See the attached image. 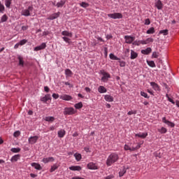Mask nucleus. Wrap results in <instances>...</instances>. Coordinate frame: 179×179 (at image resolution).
I'll list each match as a JSON object with an SVG mask.
<instances>
[{
  "mask_svg": "<svg viewBox=\"0 0 179 179\" xmlns=\"http://www.w3.org/2000/svg\"><path fill=\"white\" fill-rule=\"evenodd\" d=\"M118 159H120L118 154L115 152L111 153L106 159V165L108 167H110V166H113L114 163L118 162Z\"/></svg>",
  "mask_w": 179,
  "mask_h": 179,
  "instance_id": "obj_1",
  "label": "nucleus"
},
{
  "mask_svg": "<svg viewBox=\"0 0 179 179\" xmlns=\"http://www.w3.org/2000/svg\"><path fill=\"white\" fill-rule=\"evenodd\" d=\"M99 74L102 75V78H101V82H103V83H107L108 82V80L111 78V76L110 73H107L104 70H101L99 71Z\"/></svg>",
  "mask_w": 179,
  "mask_h": 179,
  "instance_id": "obj_2",
  "label": "nucleus"
},
{
  "mask_svg": "<svg viewBox=\"0 0 179 179\" xmlns=\"http://www.w3.org/2000/svg\"><path fill=\"white\" fill-rule=\"evenodd\" d=\"M33 9H34V8L33 7V6H29L27 8L24 9L21 11V15L22 16H30L31 15V12H33Z\"/></svg>",
  "mask_w": 179,
  "mask_h": 179,
  "instance_id": "obj_3",
  "label": "nucleus"
},
{
  "mask_svg": "<svg viewBox=\"0 0 179 179\" xmlns=\"http://www.w3.org/2000/svg\"><path fill=\"white\" fill-rule=\"evenodd\" d=\"M64 114V115H73V114H76V110L72 107L65 108Z\"/></svg>",
  "mask_w": 179,
  "mask_h": 179,
  "instance_id": "obj_4",
  "label": "nucleus"
},
{
  "mask_svg": "<svg viewBox=\"0 0 179 179\" xmlns=\"http://www.w3.org/2000/svg\"><path fill=\"white\" fill-rule=\"evenodd\" d=\"M108 16L110 17V19H122V14L120 13L108 14Z\"/></svg>",
  "mask_w": 179,
  "mask_h": 179,
  "instance_id": "obj_5",
  "label": "nucleus"
},
{
  "mask_svg": "<svg viewBox=\"0 0 179 179\" xmlns=\"http://www.w3.org/2000/svg\"><path fill=\"white\" fill-rule=\"evenodd\" d=\"M38 136H31L28 138V142L29 145H34V143H37V141H38Z\"/></svg>",
  "mask_w": 179,
  "mask_h": 179,
  "instance_id": "obj_6",
  "label": "nucleus"
},
{
  "mask_svg": "<svg viewBox=\"0 0 179 179\" xmlns=\"http://www.w3.org/2000/svg\"><path fill=\"white\" fill-rule=\"evenodd\" d=\"M124 40H125L126 44H132V43H134V41H135V36H125Z\"/></svg>",
  "mask_w": 179,
  "mask_h": 179,
  "instance_id": "obj_7",
  "label": "nucleus"
},
{
  "mask_svg": "<svg viewBox=\"0 0 179 179\" xmlns=\"http://www.w3.org/2000/svg\"><path fill=\"white\" fill-rule=\"evenodd\" d=\"M87 167L89 170H99V166L94 162L88 163Z\"/></svg>",
  "mask_w": 179,
  "mask_h": 179,
  "instance_id": "obj_8",
  "label": "nucleus"
},
{
  "mask_svg": "<svg viewBox=\"0 0 179 179\" xmlns=\"http://www.w3.org/2000/svg\"><path fill=\"white\" fill-rule=\"evenodd\" d=\"M162 122H164V124H166V125H168V127H171V128H174V127H176V124H174L173 122L167 120L166 117H162Z\"/></svg>",
  "mask_w": 179,
  "mask_h": 179,
  "instance_id": "obj_9",
  "label": "nucleus"
},
{
  "mask_svg": "<svg viewBox=\"0 0 179 179\" xmlns=\"http://www.w3.org/2000/svg\"><path fill=\"white\" fill-rule=\"evenodd\" d=\"M155 6L158 10H162L163 9V3L161 0H155Z\"/></svg>",
  "mask_w": 179,
  "mask_h": 179,
  "instance_id": "obj_10",
  "label": "nucleus"
},
{
  "mask_svg": "<svg viewBox=\"0 0 179 179\" xmlns=\"http://www.w3.org/2000/svg\"><path fill=\"white\" fill-rule=\"evenodd\" d=\"M40 100L42 103H47L48 100H51V94H47L44 96H41Z\"/></svg>",
  "mask_w": 179,
  "mask_h": 179,
  "instance_id": "obj_11",
  "label": "nucleus"
},
{
  "mask_svg": "<svg viewBox=\"0 0 179 179\" xmlns=\"http://www.w3.org/2000/svg\"><path fill=\"white\" fill-rule=\"evenodd\" d=\"M153 41L154 40L152 38H148L146 40L138 41V43L143 45H145L146 44H149L150 43H153Z\"/></svg>",
  "mask_w": 179,
  "mask_h": 179,
  "instance_id": "obj_12",
  "label": "nucleus"
},
{
  "mask_svg": "<svg viewBox=\"0 0 179 179\" xmlns=\"http://www.w3.org/2000/svg\"><path fill=\"white\" fill-rule=\"evenodd\" d=\"M59 98L61 100H64L65 101H71L72 100V96L68 94L60 95Z\"/></svg>",
  "mask_w": 179,
  "mask_h": 179,
  "instance_id": "obj_13",
  "label": "nucleus"
},
{
  "mask_svg": "<svg viewBox=\"0 0 179 179\" xmlns=\"http://www.w3.org/2000/svg\"><path fill=\"white\" fill-rule=\"evenodd\" d=\"M60 15H61L60 12L53 13L49 17H48V20H54L55 19H58V17H59Z\"/></svg>",
  "mask_w": 179,
  "mask_h": 179,
  "instance_id": "obj_14",
  "label": "nucleus"
},
{
  "mask_svg": "<svg viewBox=\"0 0 179 179\" xmlns=\"http://www.w3.org/2000/svg\"><path fill=\"white\" fill-rule=\"evenodd\" d=\"M47 47L45 43H42L39 46L34 48V51H41V50H44Z\"/></svg>",
  "mask_w": 179,
  "mask_h": 179,
  "instance_id": "obj_15",
  "label": "nucleus"
},
{
  "mask_svg": "<svg viewBox=\"0 0 179 179\" xmlns=\"http://www.w3.org/2000/svg\"><path fill=\"white\" fill-rule=\"evenodd\" d=\"M54 160H55L54 157H50L43 158L42 159V162L44 163L45 164H47V163L52 162H54Z\"/></svg>",
  "mask_w": 179,
  "mask_h": 179,
  "instance_id": "obj_16",
  "label": "nucleus"
},
{
  "mask_svg": "<svg viewBox=\"0 0 179 179\" xmlns=\"http://www.w3.org/2000/svg\"><path fill=\"white\" fill-rule=\"evenodd\" d=\"M150 86L154 89V90H156L157 92H160V87H159V85H157L155 82L150 83Z\"/></svg>",
  "mask_w": 179,
  "mask_h": 179,
  "instance_id": "obj_17",
  "label": "nucleus"
},
{
  "mask_svg": "<svg viewBox=\"0 0 179 179\" xmlns=\"http://www.w3.org/2000/svg\"><path fill=\"white\" fill-rule=\"evenodd\" d=\"M135 136L136 137L137 136L138 138H141V139H145V138L148 136V132H144V133L140 132L138 134H136Z\"/></svg>",
  "mask_w": 179,
  "mask_h": 179,
  "instance_id": "obj_18",
  "label": "nucleus"
},
{
  "mask_svg": "<svg viewBox=\"0 0 179 179\" xmlns=\"http://www.w3.org/2000/svg\"><path fill=\"white\" fill-rule=\"evenodd\" d=\"M69 170L71 171H80L82 170V167L80 166H71L69 167Z\"/></svg>",
  "mask_w": 179,
  "mask_h": 179,
  "instance_id": "obj_19",
  "label": "nucleus"
},
{
  "mask_svg": "<svg viewBox=\"0 0 179 179\" xmlns=\"http://www.w3.org/2000/svg\"><path fill=\"white\" fill-rule=\"evenodd\" d=\"M99 93L103 94L107 93V88L103 85H100L97 89Z\"/></svg>",
  "mask_w": 179,
  "mask_h": 179,
  "instance_id": "obj_20",
  "label": "nucleus"
},
{
  "mask_svg": "<svg viewBox=\"0 0 179 179\" xmlns=\"http://www.w3.org/2000/svg\"><path fill=\"white\" fill-rule=\"evenodd\" d=\"M104 99L106 100V101H108V103L114 101V97L108 94L104 95Z\"/></svg>",
  "mask_w": 179,
  "mask_h": 179,
  "instance_id": "obj_21",
  "label": "nucleus"
},
{
  "mask_svg": "<svg viewBox=\"0 0 179 179\" xmlns=\"http://www.w3.org/2000/svg\"><path fill=\"white\" fill-rule=\"evenodd\" d=\"M31 166L34 167L36 170H42L43 168L41 167V165L38 163L33 162L31 164Z\"/></svg>",
  "mask_w": 179,
  "mask_h": 179,
  "instance_id": "obj_22",
  "label": "nucleus"
},
{
  "mask_svg": "<svg viewBox=\"0 0 179 179\" xmlns=\"http://www.w3.org/2000/svg\"><path fill=\"white\" fill-rule=\"evenodd\" d=\"M152 52V48H147L145 50H141V54H143L144 55H149Z\"/></svg>",
  "mask_w": 179,
  "mask_h": 179,
  "instance_id": "obj_23",
  "label": "nucleus"
},
{
  "mask_svg": "<svg viewBox=\"0 0 179 179\" xmlns=\"http://www.w3.org/2000/svg\"><path fill=\"white\" fill-rule=\"evenodd\" d=\"M127 169L125 166H122L119 172V177H123L124 174L127 173Z\"/></svg>",
  "mask_w": 179,
  "mask_h": 179,
  "instance_id": "obj_24",
  "label": "nucleus"
},
{
  "mask_svg": "<svg viewBox=\"0 0 179 179\" xmlns=\"http://www.w3.org/2000/svg\"><path fill=\"white\" fill-rule=\"evenodd\" d=\"M138 58V53L135 52L133 50H131V55H130V59H136Z\"/></svg>",
  "mask_w": 179,
  "mask_h": 179,
  "instance_id": "obj_25",
  "label": "nucleus"
},
{
  "mask_svg": "<svg viewBox=\"0 0 179 179\" xmlns=\"http://www.w3.org/2000/svg\"><path fill=\"white\" fill-rule=\"evenodd\" d=\"M10 160L12 162H17V160H20V155L17 154V155L13 156Z\"/></svg>",
  "mask_w": 179,
  "mask_h": 179,
  "instance_id": "obj_26",
  "label": "nucleus"
},
{
  "mask_svg": "<svg viewBox=\"0 0 179 179\" xmlns=\"http://www.w3.org/2000/svg\"><path fill=\"white\" fill-rule=\"evenodd\" d=\"M65 3H66V0H61L57 3L56 6L57 8H62Z\"/></svg>",
  "mask_w": 179,
  "mask_h": 179,
  "instance_id": "obj_27",
  "label": "nucleus"
},
{
  "mask_svg": "<svg viewBox=\"0 0 179 179\" xmlns=\"http://www.w3.org/2000/svg\"><path fill=\"white\" fill-rule=\"evenodd\" d=\"M66 134V132L64 129L59 130L57 132V135H58L59 138H64Z\"/></svg>",
  "mask_w": 179,
  "mask_h": 179,
  "instance_id": "obj_28",
  "label": "nucleus"
},
{
  "mask_svg": "<svg viewBox=\"0 0 179 179\" xmlns=\"http://www.w3.org/2000/svg\"><path fill=\"white\" fill-rule=\"evenodd\" d=\"M45 121H47V122H54V121H55V117L52 116H47L45 117Z\"/></svg>",
  "mask_w": 179,
  "mask_h": 179,
  "instance_id": "obj_29",
  "label": "nucleus"
},
{
  "mask_svg": "<svg viewBox=\"0 0 179 179\" xmlns=\"http://www.w3.org/2000/svg\"><path fill=\"white\" fill-rule=\"evenodd\" d=\"M62 36H64L66 37H72L73 34L72 32H69L68 31H63L62 32Z\"/></svg>",
  "mask_w": 179,
  "mask_h": 179,
  "instance_id": "obj_30",
  "label": "nucleus"
},
{
  "mask_svg": "<svg viewBox=\"0 0 179 179\" xmlns=\"http://www.w3.org/2000/svg\"><path fill=\"white\" fill-rule=\"evenodd\" d=\"M59 167V166L58 164H53V165L51 166L50 169V173H54V171H55V170L58 169Z\"/></svg>",
  "mask_w": 179,
  "mask_h": 179,
  "instance_id": "obj_31",
  "label": "nucleus"
},
{
  "mask_svg": "<svg viewBox=\"0 0 179 179\" xmlns=\"http://www.w3.org/2000/svg\"><path fill=\"white\" fill-rule=\"evenodd\" d=\"M65 75H66V76L71 78V76H72V75H73V73H72V71H71V69H67L65 70Z\"/></svg>",
  "mask_w": 179,
  "mask_h": 179,
  "instance_id": "obj_32",
  "label": "nucleus"
},
{
  "mask_svg": "<svg viewBox=\"0 0 179 179\" xmlns=\"http://www.w3.org/2000/svg\"><path fill=\"white\" fill-rule=\"evenodd\" d=\"M109 58H110V59H113L114 61H120V57L115 56V55L114 54H113V53H110V54L109 55Z\"/></svg>",
  "mask_w": 179,
  "mask_h": 179,
  "instance_id": "obj_33",
  "label": "nucleus"
},
{
  "mask_svg": "<svg viewBox=\"0 0 179 179\" xmlns=\"http://www.w3.org/2000/svg\"><path fill=\"white\" fill-rule=\"evenodd\" d=\"M74 157L77 162H80V160L82 159V155L76 152V154H74Z\"/></svg>",
  "mask_w": 179,
  "mask_h": 179,
  "instance_id": "obj_34",
  "label": "nucleus"
},
{
  "mask_svg": "<svg viewBox=\"0 0 179 179\" xmlns=\"http://www.w3.org/2000/svg\"><path fill=\"white\" fill-rule=\"evenodd\" d=\"M19 65L23 66L24 65V61H23V57L20 55L18 56Z\"/></svg>",
  "mask_w": 179,
  "mask_h": 179,
  "instance_id": "obj_35",
  "label": "nucleus"
},
{
  "mask_svg": "<svg viewBox=\"0 0 179 179\" xmlns=\"http://www.w3.org/2000/svg\"><path fill=\"white\" fill-rule=\"evenodd\" d=\"M8 20V15L6 14H4L0 20V23H5Z\"/></svg>",
  "mask_w": 179,
  "mask_h": 179,
  "instance_id": "obj_36",
  "label": "nucleus"
},
{
  "mask_svg": "<svg viewBox=\"0 0 179 179\" xmlns=\"http://www.w3.org/2000/svg\"><path fill=\"white\" fill-rule=\"evenodd\" d=\"M75 108H76V110H80V108H82V107H83V103L82 102H79L78 103H76L74 105Z\"/></svg>",
  "mask_w": 179,
  "mask_h": 179,
  "instance_id": "obj_37",
  "label": "nucleus"
},
{
  "mask_svg": "<svg viewBox=\"0 0 179 179\" xmlns=\"http://www.w3.org/2000/svg\"><path fill=\"white\" fill-rule=\"evenodd\" d=\"M124 150H130V152H134L135 151V148H134V147H130L129 145L125 144Z\"/></svg>",
  "mask_w": 179,
  "mask_h": 179,
  "instance_id": "obj_38",
  "label": "nucleus"
},
{
  "mask_svg": "<svg viewBox=\"0 0 179 179\" xmlns=\"http://www.w3.org/2000/svg\"><path fill=\"white\" fill-rule=\"evenodd\" d=\"M148 65L151 68H156V64L153 61H147Z\"/></svg>",
  "mask_w": 179,
  "mask_h": 179,
  "instance_id": "obj_39",
  "label": "nucleus"
},
{
  "mask_svg": "<svg viewBox=\"0 0 179 179\" xmlns=\"http://www.w3.org/2000/svg\"><path fill=\"white\" fill-rule=\"evenodd\" d=\"M157 131H158V132H159V134H166L167 133V129H166L165 127H162L161 129H158Z\"/></svg>",
  "mask_w": 179,
  "mask_h": 179,
  "instance_id": "obj_40",
  "label": "nucleus"
},
{
  "mask_svg": "<svg viewBox=\"0 0 179 179\" xmlns=\"http://www.w3.org/2000/svg\"><path fill=\"white\" fill-rule=\"evenodd\" d=\"M159 34H163V36H167L169 34V29H163L159 31Z\"/></svg>",
  "mask_w": 179,
  "mask_h": 179,
  "instance_id": "obj_41",
  "label": "nucleus"
},
{
  "mask_svg": "<svg viewBox=\"0 0 179 179\" xmlns=\"http://www.w3.org/2000/svg\"><path fill=\"white\" fill-rule=\"evenodd\" d=\"M155 27H150L148 30H147L146 34H154L155 33Z\"/></svg>",
  "mask_w": 179,
  "mask_h": 179,
  "instance_id": "obj_42",
  "label": "nucleus"
},
{
  "mask_svg": "<svg viewBox=\"0 0 179 179\" xmlns=\"http://www.w3.org/2000/svg\"><path fill=\"white\" fill-rule=\"evenodd\" d=\"M5 5L6 8H10V5H12V0H5Z\"/></svg>",
  "mask_w": 179,
  "mask_h": 179,
  "instance_id": "obj_43",
  "label": "nucleus"
},
{
  "mask_svg": "<svg viewBox=\"0 0 179 179\" xmlns=\"http://www.w3.org/2000/svg\"><path fill=\"white\" fill-rule=\"evenodd\" d=\"M119 64L121 68H124L127 65V63L125 62V61L121 60V59H120L119 60Z\"/></svg>",
  "mask_w": 179,
  "mask_h": 179,
  "instance_id": "obj_44",
  "label": "nucleus"
},
{
  "mask_svg": "<svg viewBox=\"0 0 179 179\" xmlns=\"http://www.w3.org/2000/svg\"><path fill=\"white\" fill-rule=\"evenodd\" d=\"M62 38L65 43H67V44H71V38L67 36H63Z\"/></svg>",
  "mask_w": 179,
  "mask_h": 179,
  "instance_id": "obj_45",
  "label": "nucleus"
},
{
  "mask_svg": "<svg viewBox=\"0 0 179 179\" xmlns=\"http://www.w3.org/2000/svg\"><path fill=\"white\" fill-rule=\"evenodd\" d=\"M10 150L13 152V153H19V152H20V148H11Z\"/></svg>",
  "mask_w": 179,
  "mask_h": 179,
  "instance_id": "obj_46",
  "label": "nucleus"
},
{
  "mask_svg": "<svg viewBox=\"0 0 179 179\" xmlns=\"http://www.w3.org/2000/svg\"><path fill=\"white\" fill-rule=\"evenodd\" d=\"M141 96H142L143 97H145V99H149V96H148V93L145 92H140Z\"/></svg>",
  "mask_w": 179,
  "mask_h": 179,
  "instance_id": "obj_47",
  "label": "nucleus"
},
{
  "mask_svg": "<svg viewBox=\"0 0 179 179\" xmlns=\"http://www.w3.org/2000/svg\"><path fill=\"white\" fill-rule=\"evenodd\" d=\"M5 12V6L0 2V13H3Z\"/></svg>",
  "mask_w": 179,
  "mask_h": 179,
  "instance_id": "obj_48",
  "label": "nucleus"
},
{
  "mask_svg": "<svg viewBox=\"0 0 179 179\" xmlns=\"http://www.w3.org/2000/svg\"><path fill=\"white\" fill-rule=\"evenodd\" d=\"M80 6H81L82 8H87L89 6V3L83 1L81 3H80Z\"/></svg>",
  "mask_w": 179,
  "mask_h": 179,
  "instance_id": "obj_49",
  "label": "nucleus"
},
{
  "mask_svg": "<svg viewBox=\"0 0 179 179\" xmlns=\"http://www.w3.org/2000/svg\"><path fill=\"white\" fill-rule=\"evenodd\" d=\"M19 43H20V45H24V44H26V43H27V40L22 39V40L20 41Z\"/></svg>",
  "mask_w": 179,
  "mask_h": 179,
  "instance_id": "obj_50",
  "label": "nucleus"
},
{
  "mask_svg": "<svg viewBox=\"0 0 179 179\" xmlns=\"http://www.w3.org/2000/svg\"><path fill=\"white\" fill-rule=\"evenodd\" d=\"M52 97L55 99V100H57V99H59L60 97L59 94L53 93L52 95Z\"/></svg>",
  "mask_w": 179,
  "mask_h": 179,
  "instance_id": "obj_51",
  "label": "nucleus"
},
{
  "mask_svg": "<svg viewBox=\"0 0 179 179\" xmlns=\"http://www.w3.org/2000/svg\"><path fill=\"white\" fill-rule=\"evenodd\" d=\"M152 57V58H157L159 57V53L157 52H153Z\"/></svg>",
  "mask_w": 179,
  "mask_h": 179,
  "instance_id": "obj_52",
  "label": "nucleus"
},
{
  "mask_svg": "<svg viewBox=\"0 0 179 179\" xmlns=\"http://www.w3.org/2000/svg\"><path fill=\"white\" fill-rule=\"evenodd\" d=\"M144 24L149 26V24H150V20L149 18L145 19Z\"/></svg>",
  "mask_w": 179,
  "mask_h": 179,
  "instance_id": "obj_53",
  "label": "nucleus"
},
{
  "mask_svg": "<svg viewBox=\"0 0 179 179\" xmlns=\"http://www.w3.org/2000/svg\"><path fill=\"white\" fill-rule=\"evenodd\" d=\"M19 135H20V131H17L14 132V134H13V136L15 138H17V136H19Z\"/></svg>",
  "mask_w": 179,
  "mask_h": 179,
  "instance_id": "obj_54",
  "label": "nucleus"
},
{
  "mask_svg": "<svg viewBox=\"0 0 179 179\" xmlns=\"http://www.w3.org/2000/svg\"><path fill=\"white\" fill-rule=\"evenodd\" d=\"M132 114H136V110H131L127 113V115H132Z\"/></svg>",
  "mask_w": 179,
  "mask_h": 179,
  "instance_id": "obj_55",
  "label": "nucleus"
},
{
  "mask_svg": "<svg viewBox=\"0 0 179 179\" xmlns=\"http://www.w3.org/2000/svg\"><path fill=\"white\" fill-rule=\"evenodd\" d=\"M114 178V175L111 174L104 178V179H113Z\"/></svg>",
  "mask_w": 179,
  "mask_h": 179,
  "instance_id": "obj_56",
  "label": "nucleus"
},
{
  "mask_svg": "<svg viewBox=\"0 0 179 179\" xmlns=\"http://www.w3.org/2000/svg\"><path fill=\"white\" fill-rule=\"evenodd\" d=\"M168 101H169L172 104H176V102L174 101V100H173V99H171L170 97H168Z\"/></svg>",
  "mask_w": 179,
  "mask_h": 179,
  "instance_id": "obj_57",
  "label": "nucleus"
},
{
  "mask_svg": "<svg viewBox=\"0 0 179 179\" xmlns=\"http://www.w3.org/2000/svg\"><path fill=\"white\" fill-rule=\"evenodd\" d=\"M85 92H87V93H90V92H92V90L90 88H89L88 87H86L85 88Z\"/></svg>",
  "mask_w": 179,
  "mask_h": 179,
  "instance_id": "obj_58",
  "label": "nucleus"
},
{
  "mask_svg": "<svg viewBox=\"0 0 179 179\" xmlns=\"http://www.w3.org/2000/svg\"><path fill=\"white\" fill-rule=\"evenodd\" d=\"M141 144L138 143V145L136 147H134V150H138V149H140Z\"/></svg>",
  "mask_w": 179,
  "mask_h": 179,
  "instance_id": "obj_59",
  "label": "nucleus"
},
{
  "mask_svg": "<svg viewBox=\"0 0 179 179\" xmlns=\"http://www.w3.org/2000/svg\"><path fill=\"white\" fill-rule=\"evenodd\" d=\"M141 44V43L139 42V41H135L134 43H133V45H139Z\"/></svg>",
  "mask_w": 179,
  "mask_h": 179,
  "instance_id": "obj_60",
  "label": "nucleus"
},
{
  "mask_svg": "<svg viewBox=\"0 0 179 179\" xmlns=\"http://www.w3.org/2000/svg\"><path fill=\"white\" fill-rule=\"evenodd\" d=\"M27 29H29V26H22V30H23V31L27 30Z\"/></svg>",
  "mask_w": 179,
  "mask_h": 179,
  "instance_id": "obj_61",
  "label": "nucleus"
},
{
  "mask_svg": "<svg viewBox=\"0 0 179 179\" xmlns=\"http://www.w3.org/2000/svg\"><path fill=\"white\" fill-rule=\"evenodd\" d=\"M19 47H20V43L18 42L17 43H16L14 46V48L16 50L17 48H19Z\"/></svg>",
  "mask_w": 179,
  "mask_h": 179,
  "instance_id": "obj_62",
  "label": "nucleus"
},
{
  "mask_svg": "<svg viewBox=\"0 0 179 179\" xmlns=\"http://www.w3.org/2000/svg\"><path fill=\"white\" fill-rule=\"evenodd\" d=\"M44 91L46 92V93H48V92H50V88L47 86L44 87Z\"/></svg>",
  "mask_w": 179,
  "mask_h": 179,
  "instance_id": "obj_63",
  "label": "nucleus"
},
{
  "mask_svg": "<svg viewBox=\"0 0 179 179\" xmlns=\"http://www.w3.org/2000/svg\"><path fill=\"white\" fill-rule=\"evenodd\" d=\"M84 150H85L87 153H90V149L89 148H87V147H85V148H84Z\"/></svg>",
  "mask_w": 179,
  "mask_h": 179,
  "instance_id": "obj_64",
  "label": "nucleus"
}]
</instances>
